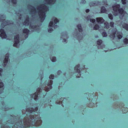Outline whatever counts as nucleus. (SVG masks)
Returning a JSON list of instances; mask_svg holds the SVG:
<instances>
[{
    "label": "nucleus",
    "mask_w": 128,
    "mask_h": 128,
    "mask_svg": "<svg viewBox=\"0 0 128 128\" xmlns=\"http://www.w3.org/2000/svg\"><path fill=\"white\" fill-rule=\"evenodd\" d=\"M37 10L40 18V21L42 22L46 17V12L48 10V8L45 5L42 4L38 6Z\"/></svg>",
    "instance_id": "obj_1"
},
{
    "label": "nucleus",
    "mask_w": 128,
    "mask_h": 128,
    "mask_svg": "<svg viewBox=\"0 0 128 128\" xmlns=\"http://www.w3.org/2000/svg\"><path fill=\"white\" fill-rule=\"evenodd\" d=\"M120 5L118 4H116L114 6H112L114 15L116 16L119 13L120 14V18L121 19L124 16H126L127 14L124 11L122 8H120Z\"/></svg>",
    "instance_id": "obj_2"
},
{
    "label": "nucleus",
    "mask_w": 128,
    "mask_h": 128,
    "mask_svg": "<svg viewBox=\"0 0 128 128\" xmlns=\"http://www.w3.org/2000/svg\"><path fill=\"white\" fill-rule=\"evenodd\" d=\"M5 16H0V22L1 21L2 22V27H4L6 25H9L11 24L10 21H5Z\"/></svg>",
    "instance_id": "obj_3"
},
{
    "label": "nucleus",
    "mask_w": 128,
    "mask_h": 128,
    "mask_svg": "<svg viewBox=\"0 0 128 128\" xmlns=\"http://www.w3.org/2000/svg\"><path fill=\"white\" fill-rule=\"evenodd\" d=\"M53 20H54V24L53 22H52L51 21L49 24V27H54V28H57L58 27V26L57 25H55L54 26V25H55V24H56L58 22L59 20L56 18H54L53 19Z\"/></svg>",
    "instance_id": "obj_4"
},
{
    "label": "nucleus",
    "mask_w": 128,
    "mask_h": 128,
    "mask_svg": "<svg viewBox=\"0 0 128 128\" xmlns=\"http://www.w3.org/2000/svg\"><path fill=\"white\" fill-rule=\"evenodd\" d=\"M19 38L18 35H16L15 36L14 41V44H13L14 46L18 48V43L19 42Z\"/></svg>",
    "instance_id": "obj_5"
},
{
    "label": "nucleus",
    "mask_w": 128,
    "mask_h": 128,
    "mask_svg": "<svg viewBox=\"0 0 128 128\" xmlns=\"http://www.w3.org/2000/svg\"><path fill=\"white\" fill-rule=\"evenodd\" d=\"M61 38H63V40L62 42L64 43H66V39L68 38V37L66 32H64L62 33Z\"/></svg>",
    "instance_id": "obj_6"
},
{
    "label": "nucleus",
    "mask_w": 128,
    "mask_h": 128,
    "mask_svg": "<svg viewBox=\"0 0 128 128\" xmlns=\"http://www.w3.org/2000/svg\"><path fill=\"white\" fill-rule=\"evenodd\" d=\"M114 32H116V37L118 39H120L123 37V34L122 32L116 31V29H115Z\"/></svg>",
    "instance_id": "obj_7"
},
{
    "label": "nucleus",
    "mask_w": 128,
    "mask_h": 128,
    "mask_svg": "<svg viewBox=\"0 0 128 128\" xmlns=\"http://www.w3.org/2000/svg\"><path fill=\"white\" fill-rule=\"evenodd\" d=\"M28 8L30 11V14H34L36 13V11L35 8L30 5H29L28 6Z\"/></svg>",
    "instance_id": "obj_8"
},
{
    "label": "nucleus",
    "mask_w": 128,
    "mask_h": 128,
    "mask_svg": "<svg viewBox=\"0 0 128 128\" xmlns=\"http://www.w3.org/2000/svg\"><path fill=\"white\" fill-rule=\"evenodd\" d=\"M97 44L99 45L98 46V49L102 48L104 47L105 46L103 44H102V41L101 40H98L97 42Z\"/></svg>",
    "instance_id": "obj_9"
},
{
    "label": "nucleus",
    "mask_w": 128,
    "mask_h": 128,
    "mask_svg": "<svg viewBox=\"0 0 128 128\" xmlns=\"http://www.w3.org/2000/svg\"><path fill=\"white\" fill-rule=\"evenodd\" d=\"M52 80H50L49 82L48 83V87H45L44 90L46 91H48L52 88V86H51L52 84Z\"/></svg>",
    "instance_id": "obj_10"
},
{
    "label": "nucleus",
    "mask_w": 128,
    "mask_h": 128,
    "mask_svg": "<svg viewBox=\"0 0 128 128\" xmlns=\"http://www.w3.org/2000/svg\"><path fill=\"white\" fill-rule=\"evenodd\" d=\"M38 91H39V92H38L37 93L36 92L34 94H32V97L34 98V100H36L38 98V96L37 94H39L40 93V92H41V89H38Z\"/></svg>",
    "instance_id": "obj_11"
},
{
    "label": "nucleus",
    "mask_w": 128,
    "mask_h": 128,
    "mask_svg": "<svg viewBox=\"0 0 128 128\" xmlns=\"http://www.w3.org/2000/svg\"><path fill=\"white\" fill-rule=\"evenodd\" d=\"M0 36L2 38H6L7 37L3 29H1L0 30Z\"/></svg>",
    "instance_id": "obj_12"
},
{
    "label": "nucleus",
    "mask_w": 128,
    "mask_h": 128,
    "mask_svg": "<svg viewBox=\"0 0 128 128\" xmlns=\"http://www.w3.org/2000/svg\"><path fill=\"white\" fill-rule=\"evenodd\" d=\"M9 56V54H7L5 56V58L3 61L4 64L3 66H5L7 64L8 62Z\"/></svg>",
    "instance_id": "obj_13"
},
{
    "label": "nucleus",
    "mask_w": 128,
    "mask_h": 128,
    "mask_svg": "<svg viewBox=\"0 0 128 128\" xmlns=\"http://www.w3.org/2000/svg\"><path fill=\"white\" fill-rule=\"evenodd\" d=\"M97 22L99 24L103 23L104 22V20L102 17H100L97 18H96Z\"/></svg>",
    "instance_id": "obj_14"
},
{
    "label": "nucleus",
    "mask_w": 128,
    "mask_h": 128,
    "mask_svg": "<svg viewBox=\"0 0 128 128\" xmlns=\"http://www.w3.org/2000/svg\"><path fill=\"white\" fill-rule=\"evenodd\" d=\"M23 34L25 35V38H28V34L29 32V30L26 28L24 29L23 30Z\"/></svg>",
    "instance_id": "obj_15"
},
{
    "label": "nucleus",
    "mask_w": 128,
    "mask_h": 128,
    "mask_svg": "<svg viewBox=\"0 0 128 128\" xmlns=\"http://www.w3.org/2000/svg\"><path fill=\"white\" fill-rule=\"evenodd\" d=\"M30 28L31 29H36V30L39 29L38 26H34V25L32 23L30 24Z\"/></svg>",
    "instance_id": "obj_16"
},
{
    "label": "nucleus",
    "mask_w": 128,
    "mask_h": 128,
    "mask_svg": "<svg viewBox=\"0 0 128 128\" xmlns=\"http://www.w3.org/2000/svg\"><path fill=\"white\" fill-rule=\"evenodd\" d=\"M38 109V108L37 107L36 108L34 109L33 108H30L27 109L26 111L30 113H32L33 111L35 112L37 111Z\"/></svg>",
    "instance_id": "obj_17"
},
{
    "label": "nucleus",
    "mask_w": 128,
    "mask_h": 128,
    "mask_svg": "<svg viewBox=\"0 0 128 128\" xmlns=\"http://www.w3.org/2000/svg\"><path fill=\"white\" fill-rule=\"evenodd\" d=\"M56 0H44L46 4H53L55 2Z\"/></svg>",
    "instance_id": "obj_18"
},
{
    "label": "nucleus",
    "mask_w": 128,
    "mask_h": 128,
    "mask_svg": "<svg viewBox=\"0 0 128 128\" xmlns=\"http://www.w3.org/2000/svg\"><path fill=\"white\" fill-rule=\"evenodd\" d=\"M114 31L115 30H113V32L112 33L110 36L111 40H113L114 38L116 37V32H114Z\"/></svg>",
    "instance_id": "obj_19"
},
{
    "label": "nucleus",
    "mask_w": 128,
    "mask_h": 128,
    "mask_svg": "<svg viewBox=\"0 0 128 128\" xmlns=\"http://www.w3.org/2000/svg\"><path fill=\"white\" fill-rule=\"evenodd\" d=\"M29 17L28 16L26 17V19L23 23V24L26 26H28L29 24Z\"/></svg>",
    "instance_id": "obj_20"
},
{
    "label": "nucleus",
    "mask_w": 128,
    "mask_h": 128,
    "mask_svg": "<svg viewBox=\"0 0 128 128\" xmlns=\"http://www.w3.org/2000/svg\"><path fill=\"white\" fill-rule=\"evenodd\" d=\"M79 66L80 65H78L76 66L74 68V70L76 72L78 73H79L80 72V70L79 69Z\"/></svg>",
    "instance_id": "obj_21"
},
{
    "label": "nucleus",
    "mask_w": 128,
    "mask_h": 128,
    "mask_svg": "<svg viewBox=\"0 0 128 128\" xmlns=\"http://www.w3.org/2000/svg\"><path fill=\"white\" fill-rule=\"evenodd\" d=\"M98 2H91L90 4V6H96L98 5Z\"/></svg>",
    "instance_id": "obj_22"
},
{
    "label": "nucleus",
    "mask_w": 128,
    "mask_h": 128,
    "mask_svg": "<svg viewBox=\"0 0 128 128\" xmlns=\"http://www.w3.org/2000/svg\"><path fill=\"white\" fill-rule=\"evenodd\" d=\"M107 12V11L104 7L102 6L101 7V13H106Z\"/></svg>",
    "instance_id": "obj_23"
},
{
    "label": "nucleus",
    "mask_w": 128,
    "mask_h": 128,
    "mask_svg": "<svg viewBox=\"0 0 128 128\" xmlns=\"http://www.w3.org/2000/svg\"><path fill=\"white\" fill-rule=\"evenodd\" d=\"M77 28L78 31L80 32H81L82 31V27L81 25L80 24H78L77 25Z\"/></svg>",
    "instance_id": "obj_24"
},
{
    "label": "nucleus",
    "mask_w": 128,
    "mask_h": 128,
    "mask_svg": "<svg viewBox=\"0 0 128 128\" xmlns=\"http://www.w3.org/2000/svg\"><path fill=\"white\" fill-rule=\"evenodd\" d=\"M122 27L126 30H128V25L126 24H124L122 25Z\"/></svg>",
    "instance_id": "obj_25"
},
{
    "label": "nucleus",
    "mask_w": 128,
    "mask_h": 128,
    "mask_svg": "<svg viewBox=\"0 0 128 128\" xmlns=\"http://www.w3.org/2000/svg\"><path fill=\"white\" fill-rule=\"evenodd\" d=\"M100 28L98 24H96L94 25L93 28V29L94 30H97L98 29Z\"/></svg>",
    "instance_id": "obj_26"
},
{
    "label": "nucleus",
    "mask_w": 128,
    "mask_h": 128,
    "mask_svg": "<svg viewBox=\"0 0 128 128\" xmlns=\"http://www.w3.org/2000/svg\"><path fill=\"white\" fill-rule=\"evenodd\" d=\"M77 36H78L77 38L78 40H81L82 38V34L80 35H79V34H78Z\"/></svg>",
    "instance_id": "obj_27"
},
{
    "label": "nucleus",
    "mask_w": 128,
    "mask_h": 128,
    "mask_svg": "<svg viewBox=\"0 0 128 128\" xmlns=\"http://www.w3.org/2000/svg\"><path fill=\"white\" fill-rule=\"evenodd\" d=\"M123 42L124 45L128 43V39L126 38L123 40Z\"/></svg>",
    "instance_id": "obj_28"
},
{
    "label": "nucleus",
    "mask_w": 128,
    "mask_h": 128,
    "mask_svg": "<svg viewBox=\"0 0 128 128\" xmlns=\"http://www.w3.org/2000/svg\"><path fill=\"white\" fill-rule=\"evenodd\" d=\"M104 28H109V24L107 22L104 23Z\"/></svg>",
    "instance_id": "obj_29"
},
{
    "label": "nucleus",
    "mask_w": 128,
    "mask_h": 128,
    "mask_svg": "<svg viewBox=\"0 0 128 128\" xmlns=\"http://www.w3.org/2000/svg\"><path fill=\"white\" fill-rule=\"evenodd\" d=\"M22 12H16V14H17V15L19 17V18L20 20L21 19V17H20V16H22V15L21 14V13Z\"/></svg>",
    "instance_id": "obj_30"
},
{
    "label": "nucleus",
    "mask_w": 128,
    "mask_h": 128,
    "mask_svg": "<svg viewBox=\"0 0 128 128\" xmlns=\"http://www.w3.org/2000/svg\"><path fill=\"white\" fill-rule=\"evenodd\" d=\"M41 123V121L40 120H37L36 123L35 124V125L36 126H38Z\"/></svg>",
    "instance_id": "obj_31"
},
{
    "label": "nucleus",
    "mask_w": 128,
    "mask_h": 128,
    "mask_svg": "<svg viewBox=\"0 0 128 128\" xmlns=\"http://www.w3.org/2000/svg\"><path fill=\"white\" fill-rule=\"evenodd\" d=\"M28 116H27L26 118H25V120L26 122V124H27V122H30L28 121V120L29 119V118L28 117Z\"/></svg>",
    "instance_id": "obj_32"
},
{
    "label": "nucleus",
    "mask_w": 128,
    "mask_h": 128,
    "mask_svg": "<svg viewBox=\"0 0 128 128\" xmlns=\"http://www.w3.org/2000/svg\"><path fill=\"white\" fill-rule=\"evenodd\" d=\"M51 60L53 62H55L56 60V58L55 57H53L51 58Z\"/></svg>",
    "instance_id": "obj_33"
},
{
    "label": "nucleus",
    "mask_w": 128,
    "mask_h": 128,
    "mask_svg": "<svg viewBox=\"0 0 128 128\" xmlns=\"http://www.w3.org/2000/svg\"><path fill=\"white\" fill-rule=\"evenodd\" d=\"M102 35L103 37H106L107 36V34L105 32H103L102 33Z\"/></svg>",
    "instance_id": "obj_34"
},
{
    "label": "nucleus",
    "mask_w": 128,
    "mask_h": 128,
    "mask_svg": "<svg viewBox=\"0 0 128 128\" xmlns=\"http://www.w3.org/2000/svg\"><path fill=\"white\" fill-rule=\"evenodd\" d=\"M108 16L109 18L111 20H112L113 19V15L111 14H108Z\"/></svg>",
    "instance_id": "obj_35"
},
{
    "label": "nucleus",
    "mask_w": 128,
    "mask_h": 128,
    "mask_svg": "<svg viewBox=\"0 0 128 128\" xmlns=\"http://www.w3.org/2000/svg\"><path fill=\"white\" fill-rule=\"evenodd\" d=\"M90 22L93 23L95 22L96 20L94 19L91 18L90 19Z\"/></svg>",
    "instance_id": "obj_36"
},
{
    "label": "nucleus",
    "mask_w": 128,
    "mask_h": 128,
    "mask_svg": "<svg viewBox=\"0 0 128 128\" xmlns=\"http://www.w3.org/2000/svg\"><path fill=\"white\" fill-rule=\"evenodd\" d=\"M122 4H126V0H121Z\"/></svg>",
    "instance_id": "obj_37"
},
{
    "label": "nucleus",
    "mask_w": 128,
    "mask_h": 128,
    "mask_svg": "<svg viewBox=\"0 0 128 128\" xmlns=\"http://www.w3.org/2000/svg\"><path fill=\"white\" fill-rule=\"evenodd\" d=\"M29 118L31 120H33L34 118V116L32 115H30L29 116Z\"/></svg>",
    "instance_id": "obj_38"
},
{
    "label": "nucleus",
    "mask_w": 128,
    "mask_h": 128,
    "mask_svg": "<svg viewBox=\"0 0 128 128\" xmlns=\"http://www.w3.org/2000/svg\"><path fill=\"white\" fill-rule=\"evenodd\" d=\"M110 26L111 27H113L114 24V23L113 22H110Z\"/></svg>",
    "instance_id": "obj_39"
},
{
    "label": "nucleus",
    "mask_w": 128,
    "mask_h": 128,
    "mask_svg": "<svg viewBox=\"0 0 128 128\" xmlns=\"http://www.w3.org/2000/svg\"><path fill=\"white\" fill-rule=\"evenodd\" d=\"M4 86L2 82H0V88H2Z\"/></svg>",
    "instance_id": "obj_40"
},
{
    "label": "nucleus",
    "mask_w": 128,
    "mask_h": 128,
    "mask_svg": "<svg viewBox=\"0 0 128 128\" xmlns=\"http://www.w3.org/2000/svg\"><path fill=\"white\" fill-rule=\"evenodd\" d=\"M53 30L52 28H50L48 29V31L49 32H51Z\"/></svg>",
    "instance_id": "obj_41"
},
{
    "label": "nucleus",
    "mask_w": 128,
    "mask_h": 128,
    "mask_svg": "<svg viewBox=\"0 0 128 128\" xmlns=\"http://www.w3.org/2000/svg\"><path fill=\"white\" fill-rule=\"evenodd\" d=\"M54 76L52 74H51L49 78L50 79H53L54 78Z\"/></svg>",
    "instance_id": "obj_42"
},
{
    "label": "nucleus",
    "mask_w": 128,
    "mask_h": 128,
    "mask_svg": "<svg viewBox=\"0 0 128 128\" xmlns=\"http://www.w3.org/2000/svg\"><path fill=\"white\" fill-rule=\"evenodd\" d=\"M12 2L14 4H16V0H12Z\"/></svg>",
    "instance_id": "obj_43"
},
{
    "label": "nucleus",
    "mask_w": 128,
    "mask_h": 128,
    "mask_svg": "<svg viewBox=\"0 0 128 128\" xmlns=\"http://www.w3.org/2000/svg\"><path fill=\"white\" fill-rule=\"evenodd\" d=\"M86 1L84 0H82L81 2V3L82 4H85Z\"/></svg>",
    "instance_id": "obj_44"
},
{
    "label": "nucleus",
    "mask_w": 128,
    "mask_h": 128,
    "mask_svg": "<svg viewBox=\"0 0 128 128\" xmlns=\"http://www.w3.org/2000/svg\"><path fill=\"white\" fill-rule=\"evenodd\" d=\"M2 70H3L2 68H0V76H2V74L1 72H2Z\"/></svg>",
    "instance_id": "obj_45"
},
{
    "label": "nucleus",
    "mask_w": 128,
    "mask_h": 128,
    "mask_svg": "<svg viewBox=\"0 0 128 128\" xmlns=\"http://www.w3.org/2000/svg\"><path fill=\"white\" fill-rule=\"evenodd\" d=\"M61 73V72L60 70H58V74H60Z\"/></svg>",
    "instance_id": "obj_46"
},
{
    "label": "nucleus",
    "mask_w": 128,
    "mask_h": 128,
    "mask_svg": "<svg viewBox=\"0 0 128 128\" xmlns=\"http://www.w3.org/2000/svg\"><path fill=\"white\" fill-rule=\"evenodd\" d=\"M89 9H87L86 10V12L87 13L88 12H89Z\"/></svg>",
    "instance_id": "obj_47"
},
{
    "label": "nucleus",
    "mask_w": 128,
    "mask_h": 128,
    "mask_svg": "<svg viewBox=\"0 0 128 128\" xmlns=\"http://www.w3.org/2000/svg\"><path fill=\"white\" fill-rule=\"evenodd\" d=\"M20 124H19L18 123V124H15V126H15V127L16 126V125H18V126H19V125H20Z\"/></svg>",
    "instance_id": "obj_48"
},
{
    "label": "nucleus",
    "mask_w": 128,
    "mask_h": 128,
    "mask_svg": "<svg viewBox=\"0 0 128 128\" xmlns=\"http://www.w3.org/2000/svg\"><path fill=\"white\" fill-rule=\"evenodd\" d=\"M6 1L8 2H10V0H7Z\"/></svg>",
    "instance_id": "obj_49"
},
{
    "label": "nucleus",
    "mask_w": 128,
    "mask_h": 128,
    "mask_svg": "<svg viewBox=\"0 0 128 128\" xmlns=\"http://www.w3.org/2000/svg\"><path fill=\"white\" fill-rule=\"evenodd\" d=\"M77 77L79 78V77H80V76H78V77Z\"/></svg>",
    "instance_id": "obj_50"
},
{
    "label": "nucleus",
    "mask_w": 128,
    "mask_h": 128,
    "mask_svg": "<svg viewBox=\"0 0 128 128\" xmlns=\"http://www.w3.org/2000/svg\"><path fill=\"white\" fill-rule=\"evenodd\" d=\"M79 74V75H80V74Z\"/></svg>",
    "instance_id": "obj_51"
},
{
    "label": "nucleus",
    "mask_w": 128,
    "mask_h": 128,
    "mask_svg": "<svg viewBox=\"0 0 128 128\" xmlns=\"http://www.w3.org/2000/svg\"><path fill=\"white\" fill-rule=\"evenodd\" d=\"M22 112H23V111H22Z\"/></svg>",
    "instance_id": "obj_52"
},
{
    "label": "nucleus",
    "mask_w": 128,
    "mask_h": 128,
    "mask_svg": "<svg viewBox=\"0 0 128 128\" xmlns=\"http://www.w3.org/2000/svg\"><path fill=\"white\" fill-rule=\"evenodd\" d=\"M13 128H14L13 127Z\"/></svg>",
    "instance_id": "obj_53"
}]
</instances>
